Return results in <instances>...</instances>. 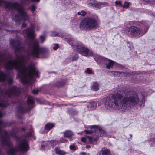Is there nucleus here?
<instances>
[{"label": "nucleus", "instance_id": "obj_35", "mask_svg": "<svg viewBox=\"0 0 155 155\" xmlns=\"http://www.w3.org/2000/svg\"><path fill=\"white\" fill-rule=\"evenodd\" d=\"M115 4L116 5H118L120 6H122L121 2L120 1H116L115 2Z\"/></svg>", "mask_w": 155, "mask_h": 155}, {"label": "nucleus", "instance_id": "obj_36", "mask_svg": "<svg viewBox=\"0 0 155 155\" xmlns=\"http://www.w3.org/2000/svg\"><path fill=\"white\" fill-rule=\"evenodd\" d=\"M38 93V90L34 89L32 91V93L34 94H37Z\"/></svg>", "mask_w": 155, "mask_h": 155}, {"label": "nucleus", "instance_id": "obj_41", "mask_svg": "<svg viewBox=\"0 0 155 155\" xmlns=\"http://www.w3.org/2000/svg\"><path fill=\"white\" fill-rule=\"evenodd\" d=\"M152 142H153V143H154V144L155 145V138H154L152 140Z\"/></svg>", "mask_w": 155, "mask_h": 155}, {"label": "nucleus", "instance_id": "obj_39", "mask_svg": "<svg viewBox=\"0 0 155 155\" xmlns=\"http://www.w3.org/2000/svg\"><path fill=\"white\" fill-rule=\"evenodd\" d=\"M26 26V24L25 22H23L22 24V27H25Z\"/></svg>", "mask_w": 155, "mask_h": 155}, {"label": "nucleus", "instance_id": "obj_17", "mask_svg": "<svg viewBox=\"0 0 155 155\" xmlns=\"http://www.w3.org/2000/svg\"><path fill=\"white\" fill-rule=\"evenodd\" d=\"M105 4V2H97L92 3V5L95 8H100Z\"/></svg>", "mask_w": 155, "mask_h": 155}, {"label": "nucleus", "instance_id": "obj_40", "mask_svg": "<svg viewBox=\"0 0 155 155\" xmlns=\"http://www.w3.org/2000/svg\"><path fill=\"white\" fill-rule=\"evenodd\" d=\"M151 3L152 4H155V0H152Z\"/></svg>", "mask_w": 155, "mask_h": 155}, {"label": "nucleus", "instance_id": "obj_33", "mask_svg": "<svg viewBox=\"0 0 155 155\" xmlns=\"http://www.w3.org/2000/svg\"><path fill=\"white\" fill-rule=\"evenodd\" d=\"M31 11L33 12L35 10L36 7L35 5H32L31 6Z\"/></svg>", "mask_w": 155, "mask_h": 155}, {"label": "nucleus", "instance_id": "obj_2", "mask_svg": "<svg viewBox=\"0 0 155 155\" xmlns=\"http://www.w3.org/2000/svg\"><path fill=\"white\" fill-rule=\"evenodd\" d=\"M139 101L138 96L133 91L119 90L110 98H107L105 104L112 110L125 111L137 105Z\"/></svg>", "mask_w": 155, "mask_h": 155}, {"label": "nucleus", "instance_id": "obj_4", "mask_svg": "<svg viewBox=\"0 0 155 155\" xmlns=\"http://www.w3.org/2000/svg\"><path fill=\"white\" fill-rule=\"evenodd\" d=\"M28 0H24L21 1V4L18 2H11L0 0V5L2 3L4 4L6 9L8 10H14L18 12L19 15H13L12 19L17 23L20 24L21 21H28L29 20V16L25 11L23 5H27Z\"/></svg>", "mask_w": 155, "mask_h": 155}, {"label": "nucleus", "instance_id": "obj_9", "mask_svg": "<svg viewBox=\"0 0 155 155\" xmlns=\"http://www.w3.org/2000/svg\"><path fill=\"white\" fill-rule=\"evenodd\" d=\"M90 128L91 130H85L84 132L86 134H91L94 131L97 132L98 131H99L98 132L100 134V136H104L106 134L105 132L101 129V127L99 126H91L90 127Z\"/></svg>", "mask_w": 155, "mask_h": 155}, {"label": "nucleus", "instance_id": "obj_27", "mask_svg": "<svg viewBox=\"0 0 155 155\" xmlns=\"http://www.w3.org/2000/svg\"><path fill=\"white\" fill-rule=\"evenodd\" d=\"M68 142V140L64 139L63 138H61L59 140V142L61 143H66Z\"/></svg>", "mask_w": 155, "mask_h": 155}, {"label": "nucleus", "instance_id": "obj_31", "mask_svg": "<svg viewBox=\"0 0 155 155\" xmlns=\"http://www.w3.org/2000/svg\"><path fill=\"white\" fill-rule=\"evenodd\" d=\"M64 4L65 5L69 4L71 3L70 0H64Z\"/></svg>", "mask_w": 155, "mask_h": 155}, {"label": "nucleus", "instance_id": "obj_7", "mask_svg": "<svg viewBox=\"0 0 155 155\" xmlns=\"http://www.w3.org/2000/svg\"><path fill=\"white\" fill-rule=\"evenodd\" d=\"M148 28V27H147L144 28V30L142 29L140 30L137 27L131 26L127 28V33L132 37H136L140 35L142 36L147 32Z\"/></svg>", "mask_w": 155, "mask_h": 155}, {"label": "nucleus", "instance_id": "obj_43", "mask_svg": "<svg viewBox=\"0 0 155 155\" xmlns=\"http://www.w3.org/2000/svg\"><path fill=\"white\" fill-rule=\"evenodd\" d=\"M3 114L2 112H1V111H0V117H3Z\"/></svg>", "mask_w": 155, "mask_h": 155}, {"label": "nucleus", "instance_id": "obj_32", "mask_svg": "<svg viewBox=\"0 0 155 155\" xmlns=\"http://www.w3.org/2000/svg\"><path fill=\"white\" fill-rule=\"evenodd\" d=\"M58 34L55 31H52L51 32V35L52 36H56L58 35Z\"/></svg>", "mask_w": 155, "mask_h": 155}, {"label": "nucleus", "instance_id": "obj_6", "mask_svg": "<svg viewBox=\"0 0 155 155\" xmlns=\"http://www.w3.org/2000/svg\"><path fill=\"white\" fill-rule=\"evenodd\" d=\"M98 23L95 18L87 17L84 18L81 22L80 28L81 30H91L96 28Z\"/></svg>", "mask_w": 155, "mask_h": 155}, {"label": "nucleus", "instance_id": "obj_49", "mask_svg": "<svg viewBox=\"0 0 155 155\" xmlns=\"http://www.w3.org/2000/svg\"><path fill=\"white\" fill-rule=\"evenodd\" d=\"M147 2H150V0L148 1H147Z\"/></svg>", "mask_w": 155, "mask_h": 155}, {"label": "nucleus", "instance_id": "obj_51", "mask_svg": "<svg viewBox=\"0 0 155 155\" xmlns=\"http://www.w3.org/2000/svg\"><path fill=\"white\" fill-rule=\"evenodd\" d=\"M59 36H60V35H58Z\"/></svg>", "mask_w": 155, "mask_h": 155}, {"label": "nucleus", "instance_id": "obj_5", "mask_svg": "<svg viewBox=\"0 0 155 155\" xmlns=\"http://www.w3.org/2000/svg\"><path fill=\"white\" fill-rule=\"evenodd\" d=\"M65 40L73 48H75L81 54L86 56H92V52L81 43H78L76 41L74 40L71 36L64 38Z\"/></svg>", "mask_w": 155, "mask_h": 155}, {"label": "nucleus", "instance_id": "obj_14", "mask_svg": "<svg viewBox=\"0 0 155 155\" xmlns=\"http://www.w3.org/2000/svg\"><path fill=\"white\" fill-rule=\"evenodd\" d=\"M54 150L56 154L59 155H65L68 153L64 150H60L58 147L55 148Z\"/></svg>", "mask_w": 155, "mask_h": 155}, {"label": "nucleus", "instance_id": "obj_13", "mask_svg": "<svg viewBox=\"0 0 155 155\" xmlns=\"http://www.w3.org/2000/svg\"><path fill=\"white\" fill-rule=\"evenodd\" d=\"M99 136V134L96 132L95 135H94L91 137L88 136L87 138H88L90 143H92L94 141H96L97 140Z\"/></svg>", "mask_w": 155, "mask_h": 155}, {"label": "nucleus", "instance_id": "obj_8", "mask_svg": "<svg viewBox=\"0 0 155 155\" xmlns=\"http://www.w3.org/2000/svg\"><path fill=\"white\" fill-rule=\"evenodd\" d=\"M95 60L98 63L104 64L107 68L110 69L113 68L114 62L110 60L103 57L101 56L97 55L94 57Z\"/></svg>", "mask_w": 155, "mask_h": 155}, {"label": "nucleus", "instance_id": "obj_10", "mask_svg": "<svg viewBox=\"0 0 155 155\" xmlns=\"http://www.w3.org/2000/svg\"><path fill=\"white\" fill-rule=\"evenodd\" d=\"M27 104L30 105L29 107L25 109L23 106L22 104L20 103L19 107H18L19 111L21 113H23L26 111V110H29L30 109L33 107V104L34 102V98L31 97L29 96L27 100Z\"/></svg>", "mask_w": 155, "mask_h": 155}, {"label": "nucleus", "instance_id": "obj_23", "mask_svg": "<svg viewBox=\"0 0 155 155\" xmlns=\"http://www.w3.org/2000/svg\"><path fill=\"white\" fill-rule=\"evenodd\" d=\"M4 21H0V29L5 30L4 27L7 26V24L4 23Z\"/></svg>", "mask_w": 155, "mask_h": 155}, {"label": "nucleus", "instance_id": "obj_21", "mask_svg": "<svg viewBox=\"0 0 155 155\" xmlns=\"http://www.w3.org/2000/svg\"><path fill=\"white\" fill-rule=\"evenodd\" d=\"M99 84L97 82L94 83L92 86V88L95 91H97L99 89Z\"/></svg>", "mask_w": 155, "mask_h": 155}, {"label": "nucleus", "instance_id": "obj_19", "mask_svg": "<svg viewBox=\"0 0 155 155\" xmlns=\"http://www.w3.org/2000/svg\"><path fill=\"white\" fill-rule=\"evenodd\" d=\"M20 129L17 127H15L12 129L9 134L13 137H16V134L17 132H18Z\"/></svg>", "mask_w": 155, "mask_h": 155}, {"label": "nucleus", "instance_id": "obj_3", "mask_svg": "<svg viewBox=\"0 0 155 155\" xmlns=\"http://www.w3.org/2000/svg\"><path fill=\"white\" fill-rule=\"evenodd\" d=\"M6 122H4L0 120V143L2 145L6 146L8 149L7 153L10 155H17V152H25L29 149L28 140L31 137V132L26 133L25 135L18 139L17 145L13 148L9 140V135L7 132L2 129L8 125Z\"/></svg>", "mask_w": 155, "mask_h": 155}, {"label": "nucleus", "instance_id": "obj_42", "mask_svg": "<svg viewBox=\"0 0 155 155\" xmlns=\"http://www.w3.org/2000/svg\"><path fill=\"white\" fill-rule=\"evenodd\" d=\"M25 129L24 127H22L21 128V130L22 131H25Z\"/></svg>", "mask_w": 155, "mask_h": 155}, {"label": "nucleus", "instance_id": "obj_44", "mask_svg": "<svg viewBox=\"0 0 155 155\" xmlns=\"http://www.w3.org/2000/svg\"><path fill=\"white\" fill-rule=\"evenodd\" d=\"M31 0L33 2H39L40 1V0Z\"/></svg>", "mask_w": 155, "mask_h": 155}, {"label": "nucleus", "instance_id": "obj_37", "mask_svg": "<svg viewBox=\"0 0 155 155\" xmlns=\"http://www.w3.org/2000/svg\"><path fill=\"white\" fill-rule=\"evenodd\" d=\"M51 141H55L56 142H54L52 143V147H53L54 146L56 145L58 143V141H57L56 140H52Z\"/></svg>", "mask_w": 155, "mask_h": 155}, {"label": "nucleus", "instance_id": "obj_47", "mask_svg": "<svg viewBox=\"0 0 155 155\" xmlns=\"http://www.w3.org/2000/svg\"><path fill=\"white\" fill-rule=\"evenodd\" d=\"M130 136L131 138L132 137V135L131 134H130Z\"/></svg>", "mask_w": 155, "mask_h": 155}, {"label": "nucleus", "instance_id": "obj_50", "mask_svg": "<svg viewBox=\"0 0 155 155\" xmlns=\"http://www.w3.org/2000/svg\"><path fill=\"white\" fill-rule=\"evenodd\" d=\"M75 113H76V112H75V113H74V114H75Z\"/></svg>", "mask_w": 155, "mask_h": 155}, {"label": "nucleus", "instance_id": "obj_45", "mask_svg": "<svg viewBox=\"0 0 155 155\" xmlns=\"http://www.w3.org/2000/svg\"><path fill=\"white\" fill-rule=\"evenodd\" d=\"M90 147H90V146L88 145H87L86 146V148H87V149L89 148H90Z\"/></svg>", "mask_w": 155, "mask_h": 155}, {"label": "nucleus", "instance_id": "obj_25", "mask_svg": "<svg viewBox=\"0 0 155 155\" xmlns=\"http://www.w3.org/2000/svg\"><path fill=\"white\" fill-rule=\"evenodd\" d=\"M86 12L84 10H82L81 12H78V14L79 15H81L83 16H84L86 15Z\"/></svg>", "mask_w": 155, "mask_h": 155}, {"label": "nucleus", "instance_id": "obj_34", "mask_svg": "<svg viewBox=\"0 0 155 155\" xmlns=\"http://www.w3.org/2000/svg\"><path fill=\"white\" fill-rule=\"evenodd\" d=\"M59 45L58 44H55L54 46L53 47V49L54 50H56L59 48Z\"/></svg>", "mask_w": 155, "mask_h": 155}, {"label": "nucleus", "instance_id": "obj_48", "mask_svg": "<svg viewBox=\"0 0 155 155\" xmlns=\"http://www.w3.org/2000/svg\"><path fill=\"white\" fill-rule=\"evenodd\" d=\"M152 145V144L151 143V145H150V147H152L153 146V145Z\"/></svg>", "mask_w": 155, "mask_h": 155}, {"label": "nucleus", "instance_id": "obj_46", "mask_svg": "<svg viewBox=\"0 0 155 155\" xmlns=\"http://www.w3.org/2000/svg\"><path fill=\"white\" fill-rule=\"evenodd\" d=\"M82 153L83 154V155H85V153L84 152H83Z\"/></svg>", "mask_w": 155, "mask_h": 155}, {"label": "nucleus", "instance_id": "obj_18", "mask_svg": "<svg viewBox=\"0 0 155 155\" xmlns=\"http://www.w3.org/2000/svg\"><path fill=\"white\" fill-rule=\"evenodd\" d=\"M54 124L53 123H48L45 125V128L46 130H49L54 127Z\"/></svg>", "mask_w": 155, "mask_h": 155}, {"label": "nucleus", "instance_id": "obj_38", "mask_svg": "<svg viewBox=\"0 0 155 155\" xmlns=\"http://www.w3.org/2000/svg\"><path fill=\"white\" fill-rule=\"evenodd\" d=\"M86 138L84 137H82L81 139V140L82 142H86Z\"/></svg>", "mask_w": 155, "mask_h": 155}, {"label": "nucleus", "instance_id": "obj_15", "mask_svg": "<svg viewBox=\"0 0 155 155\" xmlns=\"http://www.w3.org/2000/svg\"><path fill=\"white\" fill-rule=\"evenodd\" d=\"M99 155H110V151L107 149L104 148L100 152Z\"/></svg>", "mask_w": 155, "mask_h": 155}, {"label": "nucleus", "instance_id": "obj_12", "mask_svg": "<svg viewBox=\"0 0 155 155\" xmlns=\"http://www.w3.org/2000/svg\"><path fill=\"white\" fill-rule=\"evenodd\" d=\"M56 142L55 141H45L42 143L41 147L44 149L50 148L52 146V143Z\"/></svg>", "mask_w": 155, "mask_h": 155}, {"label": "nucleus", "instance_id": "obj_28", "mask_svg": "<svg viewBox=\"0 0 155 155\" xmlns=\"http://www.w3.org/2000/svg\"><path fill=\"white\" fill-rule=\"evenodd\" d=\"M46 38L45 36L41 35L40 36V40L41 43H43L45 40Z\"/></svg>", "mask_w": 155, "mask_h": 155}, {"label": "nucleus", "instance_id": "obj_29", "mask_svg": "<svg viewBox=\"0 0 155 155\" xmlns=\"http://www.w3.org/2000/svg\"><path fill=\"white\" fill-rule=\"evenodd\" d=\"M78 55L77 54H76L73 57L72 60L73 61H75L78 59Z\"/></svg>", "mask_w": 155, "mask_h": 155}, {"label": "nucleus", "instance_id": "obj_22", "mask_svg": "<svg viewBox=\"0 0 155 155\" xmlns=\"http://www.w3.org/2000/svg\"><path fill=\"white\" fill-rule=\"evenodd\" d=\"M122 72L116 71H110L109 72V73L111 74L114 76H117L120 75L122 74Z\"/></svg>", "mask_w": 155, "mask_h": 155}, {"label": "nucleus", "instance_id": "obj_24", "mask_svg": "<svg viewBox=\"0 0 155 155\" xmlns=\"http://www.w3.org/2000/svg\"><path fill=\"white\" fill-rule=\"evenodd\" d=\"M130 4V2L125 1L124 2V4L123 6V8H127L129 7Z\"/></svg>", "mask_w": 155, "mask_h": 155}, {"label": "nucleus", "instance_id": "obj_16", "mask_svg": "<svg viewBox=\"0 0 155 155\" xmlns=\"http://www.w3.org/2000/svg\"><path fill=\"white\" fill-rule=\"evenodd\" d=\"M66 83L64 80H61L57 82L55 84V86L58 87H61L64 86Z\"/></svg>", "mask_w": 155, "mask_h": 155}, {"label": "nucleus", "instance_id": "obj_11", "mask_svg": "<svg viewBox=\"0 0 155 155\" xmlns=\"http://www.w3.org/2000/svg\"><path fill=\"white\" fill-rule=\"evenodd\" d=\"M64 137L68 138L70 141L73 140L72 137L74 135V133L70 130H67L63 132Z\"/></svg>", "mask_w": 155, "mask_h": 155}, {"label": "nucleus", "instance_id": "obj_30", "mask_svg": "<svg viewBox=\"0 0 155 155\" xmlns=\"http://www.w3.org/2000/svg\"><path fill=\"white\" fill-rule=\"evenodd\" d=\"M85 72L86 73L89 74H91L92 73L91 69L88 68H87V69L85 70Z\"/></svg>", "mask_w": 155, "mask_h": 155}, {"label": "nucleus", "instance_id": "obj_20", "mask_svg": "<svg viewBox=\"0 0 155 155\" xmlns=\"http://www.w3.org/2000/svg\"><path fill=\"white\" fill-rule=\"evenodd\" d=\"M88 106L92 109H95L97 107V103L95 102H92L88 104Z\"/></svg>", "mask_w": 155, "mask_h": 155}, {"label": "nucleus", "instance_id": "obj_1", "mask_svg": "<svg viewBox=\"0 0 155 155\" xmlns=\"http://www.w3.org/2000/svg\"><path fill=\"white\" fill-rule=\"evenodd\" d=\"M17 53L23 52L25 54L17 56L13 61L11 56L5 52H0V81H6L9 84L13 82L12 69L18 71V76L24 84H30L33 76L39 77V73L35 68L33 64L26 65L30 59V56L38 58L45 51H15ZM20 89L15 86L9 87L5 90H0V107H6L8 105V98L19 95Z\"/></svg>", "mask_w": 155, "mask_h": 155}, {"label": "nucleus", "instance_id": "obj_26", "mask_svg": "<svg viewBox=\"0 0 155 155\" xmlns=\"http://www.w3.org/2000/svg\"><path fill=\"white\" fill-rule=\"evenodd\" d=\"M70 149L71 150L75 151L77 149L75 146L74 144L70 145L69 146Z\"/></svg>", "mask_w": 155, "mask_h": 155}]
</instances>
